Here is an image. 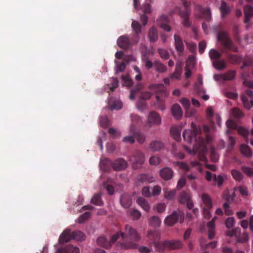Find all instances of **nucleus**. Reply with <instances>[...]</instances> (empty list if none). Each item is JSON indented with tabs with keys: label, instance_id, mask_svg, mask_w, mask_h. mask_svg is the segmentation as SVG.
Segmentation results:
<instances>
[{
	"label": "nucleus",
	"instance_id": "50",
	"mask_svg": "<svg viewBox=\"0 0 253 253\" xmlns=\"http://www.w3.org/2000/svg\"><path fill=\"white\" fill-rule=\"evenodd\" d=\"M158 51L162 58L165 60L169 58V54L167 50L163 48H159Z\"/></svg>",
	"mask_w": 253,
	"mask_h": 253
},
{
	"label": "nucleus",
	"instance_id": "48",
	"mask_svg": "<svg viewBox=\"0 0 253 253\" xmlns=\"http://www.w3.org/2000/svg\"><path fill=\"white\" fill-rule=\"evenodd\" d=\"M142 88V85L141 84H138L137 85L136 87L130 91V93L129 96V98L130 100H134L135 98V93L141 90Z\"/></svg>",
	"mask_w": 253,
	"mask_h": 253
},
{
	"label": "nucleus",
	"instance_id": "44",
	"mask_svg": "<svg viewBox=\"0 0 253 253\" xmlns=\"http://www.w3.org/2000/svg\"><path fill=\"white\" fill-rule=\"evenodd\" d=\"M228 58L229 60V62L232 64H238L241 62L242 60V58L241 57L233 54H228Z\"/></svg>",
	"mask_w": 253,
	"mask_h": 253
},
{
	"label": "nucleus",
	"instance_id": "4",
	"mask_svg": "<svg viewBox=\"0 0 253 253\" xmlns=\"http://www.w3.org/2000/svg\"><path fill=\"white\" fill-rule=\"evenodd\" d=\"M72 239L83 241L85 240V236L80 231H75L72 232L70 229H67L60 236L59 242L60 244H63L68 242Z\"/></svg>",
	"mask_w": 253,
	"mask_h": 253
},
{
	"label": "nucleus",
	"instance_id": "23",
	"mask_svg": "<svg viewBox=\"0 0 253 253\" xmlns=\"http://www.w3.org/2000/svg\"><path fill=\"white\" fill-rule=\"evenodd\" d=\"M58 253H80V250L78 247L69 245L64 248L59 249Z\"/></svg>",
	"mask_w": 253,
	"mask_h": 253
},
{
	"label": "nucleus",
	"instance_id": "35",
	"mask_svg": "<svg viewBox=\"0 0 253 253\" xmlns=\"http://www.w3.org/2000/svg\"><path fill=\"white\" fill-rule=\"evenodd\" d=\"M167 240L163 242H154V245L156 249L159 252L164 251L166 248H168Z\"/></svg>",
	"mask_w": 253,
	"mask_h": 253
},
{
	"label": "nucleus",
	"instance_id": "63",
	"mask_svg": "<svg viewBox=\"0 0 253 253\" xmlns=\"http://www.w3.org/2000/svg\"><path fill=\"white\" fill-rule=\"evenodd\" d=\"M243 171L248 176H251L253 175V169L247 167L243 166L242 167Z\"/></svg>",
	"mask_w": 253,
	"mask_h": 253
},
{
	"label": "nucleus",
	"instance_id": "42",
	"mask_svg": "<svg viewBox=\"0 0 253 253\" xmlns=\"http://www.w3.org/2000/svg\"><path fill=\"white\" fill-rule=\"evenodd\" d=\"M203 18L207 22H210L211 19V12L209 8H202L201 10Z\"/></svg>",
	"mask_w": 253,
	"mask_h": 253
},
{
	"label": "nucleus",
	"instance_id": "43",
	"mask_svg": "<svg viewBox=\"0 0 253 253\" xmlns=\"http://www.w3.org/2000/svg\"><path fill=\"white\" fill-rule=\"evenodd\" d=\"M142 61L145 63V68L147 70H150L154 66V63L149 59V57L147 55H143Z\"/></svg>",
	"mask_w": 253,
	"mask_h": 253
},
{
	"label": "nucleus",
	"instance_id": "26",
	"mask_svg": "<svg viewBox=\"0 0 253 253\" xmlns=\"http://www.w3.org/2000/svg\"><path fill=\"white\" fill-rule=\"evenodd\" d=\"M182 71V63L181 62L178 61L176 64L175 71L171 75V77L174 79H179L180 77Z\"/></svg>",
	"mask_w": 253,
	"mask_h": 253
},
{
	"label": "nucleus",
	"instance_id": "11",
	"mask_svg": "<svg viewBox=\"0 0 253 253\" xmlns=\"http://www.w3.org/2000/svg\"><path fill=\"white\" fill-rule=\"evenodd\" d=\"M161 123V118L160 115L155 111L150 112L146 123V126L151 127L153 125L158 126Z\"/></svg>",
	"mask_w": 253,
	"mask_h": 253
},
{
	"label": "nucleus",
	"instance_id": "64",
	"mask_svg": "<svg viewBox=\"0 0 253 253\" xmlns=\"http://www.w3.org/2000/svg\"><path fill=\"white\" fill-rule=\"evenodd\" d=\"M232 115L235 118H240L243 116L242 111L237 108H234L232 109Z\"/></svg>",
	"mask_w": 253,
	"mask_h": 253
},
{
	"label": "nucleus",
	"instance_id": "18",
	"mask_svg": "<svg viewBox=\"0 0 253 253\" xmlns=\"http://www.w3.org/2000/svg\"><path fill=\"white\" fill-rule=\"evenodd\" d=\"M100 166L102 170L108 172L111 167L113 168V162L108 158H105L100 161Z\"/></svg>",
	"mask_w": 253,
	"mask_h": 253
},
{
	"label": "nucleus",
	"instance_id": "59",
	"mask_svg": "<svg viewBox=\"0 0 253 253\" xmlns=\"http://www.w3.org/2000/svg\"><path fill=\"white\" fill-rule=\"evenodd\" d=\"M213 180L216 182V184L218 187H220L223 183V178L220 175L216 176L215 174H213Z\"/></svg>",
	"mask_w": 253,
	"mask_h": 253
},
{
	"label": "nucleus",
	"instance_id": "31",
	"mask_svg": "<svg viewBox=\"0 0 253 253\" xmlns=\"http://www.w3.org/2000/svg\"><path fill=\"white\" fill-rule=\"evenodd\" d=\"M148 37L151 42H155L158 40V32L155 27H153L150 29L148 33Z\"/></svg>",
	"mask_w": 253,
	"mask_h": 253
},
{
	"label": "nucleus",
	"instance_id": "10",
	"mask_svg": "<svg viewBox=\"0 0 253 253\" xmlns=\"http://www.w3.org/2000/svg\"><path fill=\"white\" fill-rule=\"evenodd\" d=\"M133 40V38L132 39V41L131 42L127 35H123L118 39L117 44L120 48L125 50H127L132 46V43H134L132 42Z\"/></svg>",
	"mask_w": 253,
	"mask_h": 253
},
{
	"label": "nucleus",
	"instance_id": "30",
	"mask_svg": "<svg viewBox=\"0 0 253 253\" xmlns=\"http://www.w3.org/2000/svg\"><path fill=\"white\" fill-rule=\"evenodd\" d=\"M160 19L163 22L160 25L161 27L165 31L169 32L171 30V28L167 24V23L169 22L168 16L165 15H163L160 17Z\"/></svg>",
	"mask_w": 253,
	"mask_h": 253
},
{
	"label": "nucleus",
	"instance_id": "57",
	"mask_svg": "<svg viewBox=\"0 0 253 253\" xmlns=\"http://www.w3.org/2000/svg\"><path fill=\"white\" fill-rule=\"evenodd\" d=\"M100 124L101 126L105 128L109 125V121L106 116H101L100 118Z\"/></svg>",
	"mask_w": 253,
	"mask_h": 253
},
{
	"label": "nucleus",
	"instance_id": "32",
	"mask_svg": "<svg viewBox=\"0 0 253 253\" xmlns=\"http://www.w3.org/2000/svg\"><path fill=\"white\" fill-rule=\"evenodd\" d=\"M202 199L203 203L205 204L206 207L208 209H211L212 207V203L210 196L204 193L202 195Z\"/></svg>",
	"mask_w": 253,
	"mask_h": 253
},
{
	"label": "nucleus",
	"instance_id": "49",
	"mask_svg": "<svg viewBox=\"0 0 253 253\" xmlns=\"http://www.w3.org/2000/svg\"><path fill=\"white\" fill-rule=\"evenodd\" d=\"M210 158L213 162H216L218 160V155L216 153L215 149L213 147H211L210 149Z\"/></svg>",
	"mask_w": 253,
	"mask_h": 253
},
{
	"label": "nucleus",
	"instance_id": "41",
	"mask_svg": "<svg viewBox=\"0 0 253 253\" xmlns=\"http://www.w3.org/2000/svg\"><path fill=\"white\" fill-rule=\"evenodd\" d=\"M161 219L157 216H153L149 219V224L154 227H158L161 224Z\"/></svg>",
	"mask_w": 253,
	"mask_h": 253
},
{
	"label": "nucleus",
	"instance_id": "61",
	"mask_svg": "<svg viewBox=\"0 0 253 253\" xmlns=\"http://www.w3.org/2000/svg\"><path fill=\"white\" fill-rule=\"evenodd\" d=\"M253 65V57H248L243 62L242 68Z\"/></svg>",
	"mask_w": 253,
	"mask_h": 253
},
{
	"label": "nucleus",
	"instance_id": "24",
	"mask_svg": "<svg viewBox=\"0 0 253 253\" xmlns=\"http://www.w3.org/2000/svg\"><path fill=\"white\" fill-rule=\"evenodd\" d=\"M171 112L173 117L176 119H179L182 116V111L179 105L175 104L171 108Z\"/></svg>",
	"mask_w": 253,
	"mask_h": 253
},
{
	"label": "nucleus",
	"instance_id": "56",
	"mask_svg": "<svg viewBox=\"0 0 253 253\" xmlns=\"http://www.w3.org/2000/svg\"><path fill=\"white\" fill-rule=\"evenodd\" d=\"M231 173L234 178L236 180L240 181L242 180L243 175L240 171L236 169H234L231 171Z\"/></svg>",
	"mask_w": 253,
	"mask_h": 253
},
{
	"label": "nucleus",
	"instance_id": "46",
	"mask_svg": "<svg viewBox=\"0 0 253 253\" xmlns=\"http://www.w3.org/2000/svg\"><path fill=\"white\" fill-rule=\"evenodd\" d=\"M109 106L112 110H120L123 107V103L119 100H115L112 103L110 102Z\"/></svg>",
	"mask_w": 253,
	"mask_h": 253
},
{
	"label": "nucleus",
	"instance_id": "12",
	"mask_svg": "<svg viewBox=\"0 0 253 253\" xmlns=\"http://www.w3.org/2000/svg\"><path fill=\"white\" fill-rule=\"evenodd\" d=\"M178 200L179 202L182 204H186L187 207L189 209H191L193 207V203L191 200L189 193L187 192L182 191L178 198Z\"/></svg>",
	"mask_w": 253,
	"mask_h": 253
},
{
	"label": "nucleus",
	"instance_id": "55",
	"mask_svg": "<svg viewBox=\"0 0 253 253\" xmlns=\"http://www.w3.org/2000/svg\"><path fill=\"white\" fill-rule=\"evenodd\" d=\"M129 214L131 216H132L134 219H138L141 216L140 212L135 209H131L129 211Z\"/></svg>",
	"mask_w": 253,
	"mask_h": 253
},
{
	"label": "nucleus",
	"instance_id": "47",
	"mask_svg": "<svg viewBox=\"0 0 253 253\" xmlns=\"http://www.w3.org/2000/svg\"><path fill=\"white\" fill-rule=\"evenodd\" d=\"M176 194V190L175 189L168 190L165 191V196L168 200H172L174 199Z\"/></svg>",
	"mask_w": 253,
	"mask_h": 253
},
{
	"label": "nucleus",
	"instance_id": "62",
	"mask_svg": "<svg viewBox=\"0 0 253 253\" xmlns=\"http://www.w3.org/2000/svg\"><path fill=\"white\" fill-rule=\"evenodd\" d=\"M134 71L137 73L135 76V79L137 81H140L142 80V77L140 69L138 67L135 66L133 68Z\"/></svg>",
	"mask_w": 253,
	"mask_h": 253
},
{
	"label": "nucleus",
	"instance_id": "21",
	"mask_svg": "<svg viewBox=\"0 0 253 253\" xmlns=\"http://www.w3.org/2000/svg\"><path fill=\"white\" fill-rule=\"evenodd\" d=\"M120 202L121 205L124 208H128L131 205V199L129 195L127 194H124L121 197Z\"/></svg>",
	"mask_w": 253,
	"mask_h": 253
},
{
	"label": "nucleus",
	"instance_id": "58",
	"mask_svg": "<svg viewBox=\"0 0 253 253\" xmlns=\"http://www.w3.org/2000/svg\"><path fill=\"white\" fill-rule=\"evenodd\" d=\"M241 232V229L239 227L235 228L232 230H229L226 232V235L230 237L237 236Z\"/></svg>",
	"mask_w": 253,
	"mask_h": 253
},
{
	"label": "nucleus",
	"instance_id": "13",
	"mask_svg": "<svg viewBox=\"0 0 253 253\" xmlns=\"http://www.w3.org/2000/svg\"><path fill=\"white\" fill-rule=\"evenodd\" d=\"M174 46L179 55H181L184 51V46L182 39L179 36L175 34L174 35Z\"/></svg>",
	"mask_w": 253,
	"mask_h": 253
},
{
	"label": "nucleus",
	"instance_id": "19",
	"mask_svg": "<svg viewBox=\"0 0 253 253\" xmlns=\"http://www.w3.org/2000/svg\"><path fill=\"white\" fill-rule=\"evenodd\" d=\"M114 243L115 242H113L112 240L110 241L108 239L103 236L99 237L97 240V244L106 249H109L111 246L112 244Z\"/></svg>",
	"mask_w": 253,
	"mask_h": 253
},
{
	"label": "nucleus",
	"instance_id": "15",
	"mask_svg": "<svg viewBox=\"0 0 253 253\" xmlns=\"http://www.w3.org/2000/svg\"><path fill=\"white\" fill-rule=\"evenodd\" d=\"M131 27L135 32V35L134 36L132 42L134 44H136L139 41L138 34L141 32V26L137 21H133L131 24Z\"/></svg>",
	"mask_w": 253,
	"mask_h": 253
},
{
	"label": "nucleus",
	"instance_id": "29",
	"mask_svg": "<svg viewBox=\"0 0 253 253\" xmlns=\"http://www.w3.org/2000/svg\"><path fill=\"white\" fill-rule=\"evenodd\" d=\"M164 143L160 141H153L150 144V148L153 151H159L164 147Z\"/></svg>",
	"mask_w": 253,
	"mask_h": 253
},
{
	"label": "nucleus",
	"instance_id": "54",
	"mask_svg": "<svg viewBox=\"0 0 253 253\" xmlns=\"http://www.w3.org/2000/svg\"><path fill=\"white\" fill-rule=\"evenodd\" d=\"M119 81L116 78H113L111 84H108L109 89L111 91H114L115 88L118 87Z\"/></svg>",
	"mask_w": 253,
	"mask_h": 253
},
{
	"label": "nucleus",
	"instance_id": "14",
	"mask_svg": "<svg viewBox=\"0 0 253 253\" xmlns=\"http://www.w3.org/2000/svg\"><path fill=\"white\" fill-rule=\"evenodd\" d=\"M130 132L131 134H133L135 138L136 139L138 142L140 144L143 143L145 140L146 137L144 134L138 132L136 131V126L133 125H131L130 127Z\"/></svg>",
	"mask_w": 253,
	"mask_h": 253
},
{
	"label": "nucleus",
	"instance_id": "51",
	"mask_svg": "<svg viewBox=\"0 0 253 253\" xmlns=\"http://www.w3.org/2000/svg\"><path fill=\"white\" fill-rule=\"evenodd\" d=\"M236 76V72L234 71H229L224 74V80L230 81L234 79Z\"/></svg>",
	"mask_w": 253,
	"mask_h": 253
},
{
	"label": "nucleus",
	"instance_id": "34",
	"mask_svg": "<svg viewBox=\"0 0 253 253\" xmlns=\"http://www.w3.org/2000/svg\"><path fill=\"white\" fill-rule=\"evenodd\" d=\"M147 237L150 240L153 241V243H154V242H156V240L160 238V233L156 230H150L148 232Z\"/></svg>",
	"mask_w": 253,
	"mask_h": 253
},
{
	"label": "nucleus",
	"instance_id": "36",
	"mask_svg": "<svg viewBox=\"0 0 253 253\" xmlns=\"http://www.w3.org/2000/svg\"><path fill=\"white\" fill-rule=\"evenodd\" d=\"M212 65L217 70H221L226 67L225 61L219 59L213 61Z\"/></svg>",
	"mask_w": 253,
	"mask_h": 253
},
{
	"label": "nucleus",
	"instance_id": "6",
	"mask_svg": "<svg viewBox=\"0 0 253 253\" xmlns=\"http://www.w3.org/2000/svg\"><path fill=\"white\" fill-rule=\"evenodd\" d=\"M130 161L131 162L133 169H139L145 161L144 153L138 150L134 151L132 157L130 159Z\"/></svg>",
	"mask_w": 253,
	"mask_h": 253
},
{
	"label": "nucleus",
	"instance_id": "52",
	"mask_svg": "<svg viewBox=\"0 0 253 253\" xmlns=\"http://www.w3.org/2000/svg\"><path fill=\"white\" fill-rule=\"evenodd\" d=\"M161 163L160 158L156 156H151L149 159V163L151 165L157 166Z\"/></svg>",
	"mask_w": 253,
	"mask_h": 253
},
{
	"label": "nucleus",
	"instance_id": "28",
	"mask_svg": "<svg viewBox=\"0 0 253 253\" xmlns=\"http://www.w3.org/2000/svg\"><path fill=\"white\" fill-rule=\"evenodd\" d=\"M154 67L156 71L160 73L166 72L167 71L166 66L158 60L154 61Z\"/></svg>",
	"mask_w": 253,
	"mask_h": 253
},
{
	"label": "nucleus",
	"instance_id": "20",
	"mask_svg": "<svg viewBox=\"0 0 253 253\" xmlns=\"http://www.w3.org/2000/svg\"><path fill=\"white\" fill-rule=\"evenodd\" d=\"M168 249L170 250H177L182 248V243L180 240H167Z\"/></svg>",
	"mask_w": 253,
	"mask_h": 253
},
{
	"label": "nucleus",
	"instance_id": "17",
	"mask_svg": "<svg viewBox=\"0 0 253 253\" xmlns=\"http://www.w3.org/2000/svg\"><path fill=\"white\" fill-rule=\"evenodd\" d=\"M127 166L126 161L123 159H119L113 162V169L115 170H121L125 169Z\"/></svg>",
	"mask_w": 253,
	"mask_h": 253
},
{
	"label": "nucleus",
	"instance_id": "5",
	"mask_svg": "<svg viewBox=\"0 0 253 253\" xmlns=\"http://www.w3.org/2000/svg\"><path fill=\"white\" fill-rule=\"evenodd\" d=\"M217 40L221 42L225 49L233 52H238V47L235 45L231 39L225 31H221L218 33Z\"/></svg>",
	"mask_w": 253,
	"mask_h": 253
},
{
	"label": "nucleus",
	"instance_id": "7",
	"mask_svg": "<svg viewBox=\"0 0 253 253\" xmlns=\"http://www.w3.org/2000/svg\"><path fill=\"white\" fill-rule=\"evenodd\" d=\"M184 213L181 211H174L165 219V223L168 226H173L180 218V222L182 223L184 220Z\"/></svg>",
	"mask_w": 253,
	"mask_h": 253
},
{
	"label": "nucleus",
	"instance_id": "27",
	"mask_svg": "<svg viewBox=\"0 0 253 253\" xmlns=\"http://www.w3.org/2000/svg\"><path fill=\"white\" fill-rule=\"evenodd\" d=\"M219 9L222 18H224L231 11L230 7L227 5L226 2L223 0L221 1V6L219 7Z\"/></svg>",
	"mask_w": 253,
	"mask_h": 253
},
{
	"label": "nucleus",
	"instance_id": "8",
	"mask_svg": "<svg viewBox=\"0 0 253 253\" xmlns=\"http://www.w3.org/2000/svg\"><path fill=\"white\" fill-rule=\"evenodd\" d=\"M150 88L156 94L157 102H161V96H166L167 95L166 89L163 84H154L150 85Z\"/></svg>",
	"mask_w": 253,
	"mask_h": 253
},
{
	"label": "nucleus",
	"instance_id": "53",
	"mask_svg": "<svg viewBox=\"0 0 253 253\" xmlns=\"http://www.w3.org/2000/svg\"><path fill=\"white\" fill-rule=\"evenodd\" d=\"M90 216V213L88 211H86L82 214L78 218V222L79 223H82L85 221L87 220Z\"/></svg>",
	"mask_w": 253,
	"mask_h": 253
},
{
	"label": "nucleus",
	"instance_id": "1",
	"mask_svg": "<svg viewBox=\"0 0 253 253\" xmlns=\"http://www.w3.org/2000/svg\"><path fill=\"white\" fill-rule=\"evenodd\" d=\"M192 130H185L183 132L184 140L188 143H191L193 141L195 142L193 146L194 154H198L199 159L202 161H206L205 153L207 151L206 141L204 138L200 136L201 133V129L198 128L195 125L191 123Z\"/></svg>",
	"mask_w": 253,
	"mask_h": 253
},
{
	"label": "nucleus",
	"instance_id": "2",
	"mask_svg": "<svg viewBox=\"0 0 253 253\" xmlns=\"http://www.w3.org/2000/svg\"><path fill=\"white\" fill-rule=\"evenodd\" d=\"M121 237L123 241L117 243L122 249H135L137 245L135 242L140 240V237L135 229L130 225L126 224L125 225V232H117L112 237V241L115 242Z\"/></svg>",
	"mask_w": 253,
	"mask_h": 253
},
{
	"label": "nucleus",
	"instance_id": "22",
	"mask_svg": "<svg viewBox=\"0 0 253 253\" xmlns=\"http://www.w3.org/2000/svg\"><path fill=\"white\" fill-rule=\"evenodd\" d=\"M244 22L247 24L250 21L251 18L253 17V7L250 5H246L244 7Z\"/></svg>",
	"mask_w": 253,
	"mask_h": 253
},
{
	"label": "nucleus",
	"instance_id": "39",
	"mask_svg": "<svg viewBox=\"0 0 253 253\" xmlns=\"http://www.w3.org/2000/svg\"><path fill=\"white\" fill-rule=\"evenodd\" d=\"M91 203L98 206L103 205V202L101 199V194L99 193L94 194L91 200Z\"/></svg>",
	"mask_w": 253,
	"mask_h": 253
},
{
	"label": "nucleus",
	"instance_id": "37",
	"mask_svg": "<svg viewBox=\"0 0 253 253\" xmlns=\"http://www.w3.org/2000/svg\"><path fill=\"white\" fill-rule=\"evenodd\" d=\"M240 149L242 154L246 157H251L253 155L251 148L247 145H242Z\"/></svg>",
	"mask_w": 253,
	"mask_h": 253
},
{
	"label": "nucleus",
	"instance_id": "38",
	"mask_svg": "<svg viewBox=\"0 0 253 253\" xmlns=\"http://www.w3.org/2000/svg\"><path fill=\"white\" fill-rule=\"evenodd\" d=\"M170 134L174 139L179 141L180 139V131L179 128L176 127H172L170 129Z\"/></svg>",
	"mask_w": 253,
	"mask_h": 253
},
{
	"label": "nucleus",
	"instance_id": "45",
	"mask_svg": "<svg viewBox=\"0 0 253 253\" xmlns=\"http://www.w3.org/2000/svg\"><path fill=\"white\" fill-rule=\"evenodd\" d=\"M122 80L123 85L131 86L133 85V81L128 75L122 76Z\"/></svg>",
	"mask_w": 253,
	"mask_h": 253
},
{
	"label": "nucleus",
	"instance_id": "9",
	"mask_svg": "<svg viewBox=\"0 0 253 253\" xmlns=\"http://www.w3.org/2000/svg\"><path fill=\"white\" fill-rule=\"evenodd\" d=\"M253 91L251 89H247L245 94L241 95V99L246 108L250 109L253 106Z\"/></svg>",
	"mask_w": 253,
	"mask_h": 253
},
{
	"label": "nucleus",
	"instance_id": "33",
	"mask_svg": "<svg viewBox=\"0 0 253 253\" xmlns=\"http://www.w3.org/2000/svg\"><path fill=\"white\" fill-rule=\"evenodd\" d=\"M137 202L139 205L146 211H148L150 210V206L146 201L143 197H139L137 200Z\"/></svg>",
	"mask_w": 253,
	"mask_h": 253
},
{
	"label": "nucleus",
	"instance_id": "16",
	"mask_svg": "<svg viewBox=\"0 0 253 253\" xmlns=\"http://www.w3.org/2000/svg\"><path fill=\"white\" fill-rule=\"evenodd\" d=\"M160 175L164 180H169L172 177L173 171L170 168L165 167L160 170Z\"/></svg>",
	"mask_w": 253,
	"mask_h": 253
},
{
	"label": "nucleus",
	"instance_id": "3",
	"mask_svg": "<svg viewBox=\"0 0 253 253\" xmlns=\"http://www.w3.org/2000/svg\"><path fill=\"white\" fill-rule=\"evenodd\" d=\"M183 4L184 7V9L180 7H176L170 12V14L172 15L173 14L177 13L182 19V24L183 26L185 27H190L191 25L189 19V16L191 13L189 7L190 3L186 1H184Z\"/></svg>",
	"mask_w": 253,
	"mask_h": 253
},
{
	"label": "nucleus",
	"instance_id": "60",
	"mask_svg": "<svg viewBox=\"0 0 253 253\" xmlns=\"http://www.w3.org/2000/svg\"><path fill=\"white\" fill-rule=\"evenodd\" d=\"M235 223V220L233 217H228L225 220V224L226 227L229 229L232 227Z\"/></svg>",
	"mask_w": 253,
	"mask_h": 253
},
{
	"label": "nucleus",
	"instance_id": "40",
	"mask_svg": "<svg viewBox=\"0 0 253 253\" xmlns=\"http://www.w3.org/2000/svg\"><path fill=\"white\" fill-rule=\"evenodd\" d=\"M209 56L211 60L214 61L219 59L221 57V54L217 50L211 49L209 52Z\"/></svg>",
	"mask_w": 253,
	"mask_h": 253
},
{
	"label": "nucleus",
	"instance_id": "25",
	"mask_svg": "<svg viewBox=\"0 0 253 253\" xmlns=\"http://www.w3.org/2000/svg\"><path fill=\"white\" fill-rule=\"evenodd\" d=\"M137 180L141 182L152 183L155 181V178L147 174H141L137 176Z\"/></svg>",
	"mask_w": 253,
	"mask_h": 253
}]
</instances>
